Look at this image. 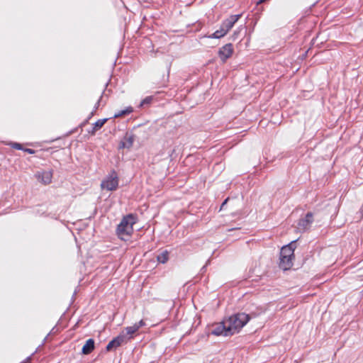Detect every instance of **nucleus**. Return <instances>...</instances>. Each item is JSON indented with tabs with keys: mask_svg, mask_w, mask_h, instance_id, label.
I'll list each match as a JSON object with an SVG mask.
<instances>
[{
	"mask_svg": "<svg viewBox=\"0 0 363 363\" xmlns=\"http://www.w3.org/2000/svg\"><path fill=\"white\" fill-rule=\"evenodd\" d=\"M157 259L160 263L164 264L169 259V252L167 250H164L157 256Z\"/></svg>",
	"mask_w": 363,
	"mask_h": 363,
	"instance_id": "14",
	"label": "nucleus"
},
{
	"mask_svg": "<svg viewBox=\"0 0 363 363\" xmlns=\"http://www.w3.org/2000/svg\"><path fill=\"white\" fill-rule=\"evenodd\" d=\"M135 135L130 133H126L119 143V149H130L134 143Z\"/></svg>",
	"mask_w": 363,
	"mask_h": 363,
	"instance_id": "10",
	"label": "nucleus"
},
{
	"mask_svg": "<svg viewBox=\"0 0 363 363\" xmlns=\"http://www.w3.org/2000/svg\"><path fill=\"white\" fill-rule=\"evenodd\" d=\"M135 326H138V329L139 330L141 327H143L145 325V323L143 320H140L138 323H135Z\"/></svg>",
	"mask_w": 363,
	"mask_h": 363,
	"instance_id": "21",
	"label": "nucleus"
},
{
	"mask_svg": "<svg viewBox=\"0 0 363 363\" xmlns=\"http://www.w3.org/2000/svg\"><path fill=\"white\" fill-rule=\"evenodd\" d=\"M130 339V337H126L124 331H123L119 335L113 338L111 341L108 342L106 346V350L110 351L113 349H116L121 345L125 344Z\"/></svg>",
	"mask_w": 363,
	"mask_h": 363,
	"instance_id": "4",
	"label": "nucleus"
},
{
	"mask_svg": "<svg viewBox=\"0 0 363 363\" xmlns=\"http://www.w3.org/2000/svg\"><path fill=\"white\" fill-rule=\"evenodd\" d=\"M227 201H228V199H225V200L223 201V203H222L221 207H223V206L227 203Z\"/></svg>",
	"mask_w": 363,
	"mask_h": 363,
	"instance_id": "24",
	"label": "nucleus"
},
{
	"mask_svg": "<svg viewBox=\"0 0 363 363\" xmlns=\"http://www.w3.org/2000/svg\"><path fill=\"white\" fill-rule=\"evenodd\" d=\"M211 333L215 335H223V336H230L231 335V334H228L225 320H223L222 322L216 324L213 326V329Z\"/></svg>",
	"mask_w": 363,
	"mask_h": 363,
	"instance_id": "7",
	"label": "nucleus"
},
{
	"mask_svg": "<svg viewBox=\"0 0 363 363\" xmlns=\"http://www.w3.org/2000/svg\"><path fill=\"white\" fill-rule=\"evenodd\" d=\"M107 121L106 118L99 119L94 124L93 130L91 133L94 134L98 129L101 128Z\"/></svg>",
	"mask_w": 363,
	"mask_h": 363,
	"instance_id": "16",
	"label": "nucleus"
},
{
	"mask_svg": "<svg viewBox=\"0 0 363 363\" xmlns=\"http://www.w3.org/2000/svg\"><path fill=\"white\" fill-rule=\"evenodd\" d=\"M136 223V218L133 214L123 217L117 227V235L120 239L127 240L133 232V225Z\"/></svg>",
	"mask_w": 363,
	"mask_h": 363,
	"instance_id": "2",
	"label": "nucleus"
},
{
	"mask_svg": "<svg viewBox=\"0 0 363 363\" xmlns=\"http://www.w3.org/2000/svg\"><path fill=\"white\" fill-rule=\"evenodd\" d=\"M313 223V214L311 213H308L305 218L299 220L298 223L297 229L299 232H304L307 230L311 223Z\"/></svg>",
	"mask_w": 363,
	"mask_h": 363,
	"instance_id": "5",
	"label": "nucleus"
},
{
	"mask_svg": "<svg viewBox=\"0 0 363 363\" xmlns=\"http://www.w3.org/2000/svg\"><path fill=\"white\" fill-rule=\"evenodd\" d=\"M294 257H286L284 258L283 256L280 255L279 267L283 270L289 269L293 266V259Z\"/></svg>",
	"mask_w": 363,
	"mask_h": 363,
	"instance_id": "12",
	"label": "nucleus"
},
{
	"mask_svg": "<svg viewBox=\"0 0 363 363\" xmlns=\"http://www.w3.org/2000/svg\"><path fill=\"white\" fill-rule=\"evenodd\" d=\"M24 151L28 152V153H29V154L35 153V150H33V149L26 148V149H24Z\"/></svg>",
	"mask_w": 363,
	"mask_h": 363,
	"instance_id": "22",
	"label": "nucleus"
},
{
	"mask_svg": "<svg viewBox=\"0 0 363 363\" xmlns=\"http://www.w3.org/2000/svg\"><path fill=\"white\" fill-rule=\"evenodd\" d=\"M241 14L230 16L229 18L223 21L220 28H223V30L228 33V32L233 27L235 23L239 20Z\"/></svg>",
	"mask_w": 363,
	"mask_h": 363,
	"instance_id": "8",
	"label": "nucleus"
},
{
	"mask_svg": "<svg viewBox=\"0 0 363 363\" xmlns=\"http://www.w3.org/2000/svg\"><path fill=\"white\" fill-rule=\"evenodd\" d=\"M118 177L115 171H112L101 184V187L103 189H106L108 191H114L118 188Z\"/></svg>",
	"mask_w": 363,
	"mask_h": 363,
	"instance_id": "3",
	"label": "nucleus"
},
{
	"mask_svg": "<svg viewBox=\"0 0 363 363\" xmlns=\"http://www.w3.org/2000/svg\"><path fill=\"white\" fill-rule=\"evenodd\" d=\"M237 33H237L236 31H235V32H234V35H237Z\"/></svg>",
	"mask_w": 363,
	"mask_h": 363,
	"instance_id": "26",
	"label": "nucleus"
},
{
	"mask_svg": "<svg viewBox=\"0 0 363 363\" xmlns=\"http://www.w3.org/2000/svg\"><path fill=\"white\" fill-rule=\"evenodd\" d=\"M227 324L228 334L231 335L237 333L250 320L249 315L239 313L225 319Z\"/></svg>",
	"mask_w": 363,
	"mask_h": 363,
	"instance_id": "1",
	"label": "nucleus"
},
{
	"mask_svg": "<svg viewBox=\"0 0 363 363\" xmlns=\"http://www.w3.org/2000/svg\"><path fill=\"white\" fill-rule=\"evenodd\" d=\"M94 349V340L91 338L86 340L82 347V352L84 354H90Z\"/></svg>",
	"mask_w": 363,
	"mask_h": 363,
	"instance_id": "13",
	"label": "nucleus"
},
{
	"mask_svg": "<svg viewBox=\"0 0 363 363\" xmlns=\"http://www.w3.org/2000/svg\"><path fill=\"white\" fill-rule=\"evenodd\" d=\"M90 115L92 116L94 115V112H91Z\"/></svg>",
	"mask_w": 363,
	"mask_h": 363,
	"instance_id": "27",
	"label": "nucleus"
},
{
	"mask_svg": "<svg viewBox=\"0 0 363 363\" xmlns=\"http://www.w3.org/2000/svg\"><path fill=\"white\" fill-rule=\"evenodd\" d=\"M99 102H100V99L98 100L97 103L95 105V107H94L95 109H96L98 108Z\"/></svg>",
	"mask_w": 363,
	"mask_h": 363,
	"instance_id": "23",
	"label": "nucleus"
},
{
	"mask_svg": "<svg viewBox=\"0 0 363 363\" xmlns=\"http://www.w3.org/2000/svg\"><path fill=\"white\" fill-rule=\"evenodd\" d=\"M138 326H135V325L134 324L132 326H128V327H126L125 328V330L123 331H125V333L124 332L125 335H126V337H128V335H130V338L132 337L131 335H133V334H135L138 330Z\"/></svg>",
	"mask_w": 363,
	"mask_h": 363,
	"instance_id": "15",
	"label": "nucleus"
},
{
	"mask_svg": "<svg viewBox=\"0 0 363 363\" xmlns=\"http://www.w3.org/2000/svg\"><path fill=\"white\" fill-rule=\"evenodd\" d=\"M233 53V48L231 43H228L221 47L218 50V56L223 62L231 57Z\"/></svg>",
	"mask_w": 363,
	"mask_h": 363,
	"instance_id": "6",
	"label": "nucleus"
},
{
	"mask_svg": "<svg viewBox=\"0 0 363 363\" xmlns=\"http://www.w3.org/2000/svg\"><path fill=\"white\" fill-rule=\"evenodd\" d=\"M154 97L152 96H148L141 101L139 107L143 108L148 106L153 101Z\"/></svg>",
	"mask_w": 363,
	"mask_h": 363,
	"instance_id": "17",
	"label": "nucleus"
},
{
	"mask_svg": "<svg viewBox=\"0 0 363 363\" xmlns=\"http://www.w3.org/2000/svg\"><path fill=\"white\" fill-rule=\"evenodd\" d=\"M296 242V240L292 241L289 245H286L281 247L280 255L283 256L284 258H286V257H294V243Z\"/></svg>",
	"mask_w": 363,
	"mask_h": 363,
	"instance_id": "11",
	"label": "nucleus"
},
{
	"mask_svg": "<svg viewBox=\"0 0 363 363\" xmlns=\"http://www.w3.org/2000/svg\"><path fill=\"white\" fill-rule=\"evenodd\" d=\"M35 177L43 184H48L52 182V172L51 170L38 171L35 173Z\"/></svg>",
	"mask_w": 363,
	"mask_h": 363,
	"instance_id": "9",
	"label": "nucleus"
},
{
	"mask_svg": "<svg viewBox=\"0 0 363 363\" xmlns=\"http://www.w3.org/2000/svg\"><path fill=\"white\" fill-rule=\"evenodd\" d=\"M132 111H133V109H132V108L130 107V108H128L125 110L121 111L115 113L114 117L115 118L121 117L122 116L127 115V114L131 113Z\"/></svg>",
	"mask_w": 363,
	"mask_h": 363,
	"instance_id": "19",
	"label": "nucleus"
},
{
	"mask_svg": "<svg viewBox=\"0 0 363 363\" xmlns=\"http://www.w3.org/2000/svg\"><path fill=\"white\" fill-rule=\"evenodd\" d=\"M227 33L223 30V28H220L219 30H216L209 37L211 38H220L221 37H223Z\"/></svg>",
	"mask_w": 363,
	"mask_h": 363,
	"instance_id": "18",
	"label": "nucleus"
},
{
	"mask_svg": "<svg viewBox=\"0 0 363 363\" xmlns=\"http://www.w3.org/2000/svg\"><path fill=\"white\" fill-rule=\"evenodd\" d=\"M11 146L13 148L16 149V150H22L23 149L21 144L18 143H12L11 144Z\"/></svg>",
	"mask_w": 363,
	"mask_h": 363,
	"instance_id": "20",
	"label": "nucleus"
},
{
	"mask_svg": "<svg viewBox=\"0 0 363 363\" xmlns=\"http://www.w3.org/2000/svg\"><path fill=\"white\" fill-rule=\"evenodd\" d=\"M206 269V266L203 267V268L201 269L202 271H204Z\"/></svg>",
	"mask_w": 363,
	"mask_h": 363,
	"instance_id": "25",
	"label": "nucleus"
}]
</instances>
